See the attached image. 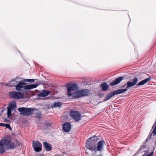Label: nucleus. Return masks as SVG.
<instances>
[{"mask_svg": "<svg viewBox=\"0 0 156 156\" xmlns=\"http://www.w3.org/2000/svg\"><path fill=\"white\" fill-rule=\"evenodd\" d=\"M72 126L69 122H65L63 125L62 129L66 132H69L71 129Z\"/></svg>", "mask_w": 156, "mask_h": 156, "instance_id": "obj_11", "label": "nucleus"}, {"mask_svg": "<svg viewBox=\"0 0 156 156\" xmlns=\"http://www.w3.org/2000/svg\"><path fill=\"white\" fill-rule=\"evenodd\" d=\"M43 124L44 125V127H46V128H48V127H50L51 126V124L50 123H43Z\"/></svg>", "mask_w": 156, "mask_h": 156, "instance_id": "obj_24", "label": "nucleus"}, {"mask_svg": "<svg viewBox=\"0 0 156 156\" xmlns=\"http://www.w3.org/2000/svg\"><path fill=\"white\" fill-rule=\"evenodd\" d=\"M146 146L145 145H143L140 148L141 150H143V149L145 148Z\"/></svg>", "mask_w": 156, "mask_h": 156, "instance_id": "obj_30", "label": "nucleus"}, {"mask_svg": "<svg viewBox=\"0 0 156 156\" xmlns=\"http://www.w3.org/2000/svg\"><path fill=\"white\" fill-rule=\"evenodd\" d=\"M124 78V77H120L118 78V84Z\"/></svg>", "mask_w": 156, "mask_h": 156, "instance_id": "obj_27", "label": "nucleus"}, {"mask_svg": "<svg viewBox=\"0 0 156 156\" xmlns=\"http://www.w3.org/2000/svg\"><path fill=\"white\" fill-rule=\"evenodd\" d=\"M100 86L102 90L104 91H106L107 90L109 87L107 85L106 82H104L100 84Z\"/></svg>", "mask_w": 156, "mask_h": 156, "instance_id": "obj_20", "label": "nucleus"}, {"mask_svg": "<svg viewBox=\"0 0 156 156\" xmlns=\"http://www.w3.org/2000/svg\"><path fill=\"white\" fill-rule=\"evenodd\" d=\"M105 144V142L104 140H102L100 141L97 144L95 152L97 151H102Z\"/></svg>", "mask_w": 156, "mask_h": 156, "instance_id": "obj_10", "label": "nucleus"}, {"mask_svg": "<svg viewBox=\"0 0 156 156\" xmlns=\"http://www.w3.org/2000/svg\"><path fill=\"white\" fill-rule=\"evenodd\" d=\"M5 151L4 146L0 142V154H2Z\"/></svg>", "mask_w": 156, "mask_h": 156, "instance_id": "obj_22", "label": "nucleus"}, {"mask_svg": "<svg viewBox=\"0 0 156 156\" xmlns=\"http://www.w3.org/2000/svg\"><path fill=\"white\" fill-rule=\"evenodd\" d=\"M70 114L72 118L76 122L78 121L81 119V114L78 111L71 110Z\"/></svg>", "mask_w": 156, "mask_h": 156, "instance_id": "obj_5", "label": "nucleus"}, {"mask_svg": "<svg viewBox=\"0 0 156 156\" xmlns=\"http://www.w3.org/2000/svg\"><path fill=\"white\" fill-rule=\"evenodd\" d=\"M128 90L127 88H126L125 89H120L118 90V94H121L124 92Z\"/></svg>", "mask_w": 156, "mask_h": 156, "instance_id": "obj_23", "label": "nucleus"}, {"mask_svg": "<svg viewBox=\"0 0 156 156\" xmlns=\"http://www.w3.org/2000/svg\"><path fill=\"white\" fill-rule=\"evenodd\" d=\"M11 140L10 137H5L0 140V142L6 148L9 149H13L20 145L19 142L16 140L15 143H13Z\"/></svg>", "mask_w": 156, "mask_h": 156, "instance_id": "obj_2", "label": "nucleus"}, {"mask_svg": "<svg viewBox=\"0 0 156 156\" xmlns=\"http://www.w3.org/2000/svg\"><path fill=\"white\" fill-rule=\"evenodd\" d=\"M62 105V103L60 102H54L52 106V107H60Z\"/></svg>", "mask_w": 156, "mask_h": 156, "instance_id": "obj_21", "label": "nucleus"}, {"mask_svg": "<svg viewBox=\"0 0 156 156\" xmlns=\"http://www.w3.org/2000/svg\"><path fill=\"white\" fill-rule=\"evenodd\" d=\"M18 110L21 114L23 115L29 116L33 113L34 109L32 108L22 107L18 108Z\"/></svg>", "mask_w": 156, "mask_h": 156, "instance_id": "obj_4", "label": "nucleus"}, {"mask_svg": "<svg viewBox=\"0 0 156 156\" xmlns=\"http://www.w3.org/2000/svg\"><path fill=\"white\" fill-rule=\"evenodd\" d=\"M24 81L30 82L31 83H34V79H26L24 80Z\"/></svg>", "mask_w": 156, "mask_h": 156, "instance_id": "obj_28", "label": "nucleus"}, {"mask_svg": "<svg viewBox=\"0 0 156 156\" xmlns=\"http://www.w3.org/2000/svg\"><path fill=\"white\" fill-rule=\"evenodd\" d=\"M43 145L44 147L47 151H49L51 150L52 147L51 145L46 142H44Z\"/></svg>", "mask_w": 156, "mask_h": 156, "instance_id": "obj_17", "label": "nucleus"}, {"mask_svg": "<svg viewBox=\"0 0 156 156\" xmlns=\"http://www.w3.org/2000/svg\"><path fill=\"white\" fill-rule=\"evenodd\" d=\"M151 77L149 76V77L139 82L137 85V86H139L142 85L146 83L148 81H150L151 79Z\"/></svg>", "mask_w": 156, "mask_h": 156, "instance_id": "obj_19", "label": "nucleus"}, {"mask_svg": "<svg viewBox=\"0 0 156 156\" xmlns=\"http://www.w3.org/2000/svg\"><path fill=\"white\" fill-rule=\"evenodd\" d=\"M17 78L12 79L10 81V82H12L13 84L9 83L5 84V86L10 87H15L16 90L19 91H22V89L25 90H30L32 89L36 88L37 86V84H33L25 85V83L21 81L17 80Z\"/></svg>", "mask_w": 156, "mask_h": 156, "instance_id": "obj_1", "label": "nucleus"}, {"mask_svg": "<svg viewBox=\"0 0 156 156\" xmlns=\"http://www.w3.org/2000/svg\"><path fill=\"white\" fill-rule=\"evenodd\" d=\"M80 97L88 95L89 91L88 89H82L79 90Z\"/></svg>", "mask_w": 156, "mask_h": 156, "instance_id": "obj_15", "label": "nucleus"}, {"mask_svg": "<svg viewBox=\"0 0 156 156\" xmlns=\"http://www.w3.org/2000/svg\"><path fill=\"white\" fill-rule=\"evenodd\" d=\"M32 145L33 148L35 151L38 152L41 150L42 145L38 141H34Z\"/></svg>", "mask_w": 156, "mask_h": 156, "instance_id": "obj_9", "label": "nucleus"}, {"mask_svg": "<svg viewBox=\"0 0 156 156\" xmlns=\"http://www.w3.org/2000/svg\"><path fill=\"white\" fill-rule=\"evenodd\" d=\"M67 95L69 96H72L73 97L76 98H80L79 90L74 92L73 93H70L69 94H67Z\"/></svg>", "mask_w": 156, "mask_h": 156, "instance_id": "obj_18", "label": "nucleus"}, {"mask_svg": "<svg viewBox=\"0 0 156 156\" xmlns=\"http://www.w3.org/2000/svg\"><path fill=\"white\" fill-rule=\"evenodd\" d=\"M4 123H0V126H4Z\"/></svg>", "mask_w": 156, "mask_h": 156, "instance_id": "obj_32", "label": "nucleus"}, {"mask_svg": "<svg viewBox=\"0 0 156 156\" xmlns=\"http://www.w3.org/2000/svg\"><path fill=\"white\" fill-rule=\"evenodd\" d=\"M41 156H43V155H41Z\"/></svg>", "mask_w": 156, "mask_h": 156, "instance_id": "obj_36", "label": "nucleus"}, {"mask_svg": "<svg viewBox=\"0 0 156 156\" xmlns=\"http://www.w3.org/2000/svg\"><path fill=\"white\" fill-rule=\"evenodd\" d=\"M149 150V149L147 151L146 150L144 151V152H145V153H147L148 152V151Z\"/></svg>", "mask_w": 156, "mask_h": 156, "instance_id": "obj_34", "label": "nucleus"}, {"mask_svg": "<svg viewBox=\"0 0 156 156\" xmlns=\"http://www.w3.org/2000/svg\"><path fill=\"white\" fill-rule=\"evenodd\" d=\"M92 156H102V155L101 154H99V155H95L93 154L92 155Z\"/></svg>", "mask_w": 156, "mask_h": 156, "instance_id": "obj_33", "label": "nucleus"}, {"mask_svg": "<svg viewBox=\"0 0 156 156\" xmlns=\"http://www.w3.org/2000/svg\"><path fill=\"white\" fill-rule=\"evenodd\" d=\"M138 81V79L137 77H135L133 79V82L128 81L127 83V86L126 88L127 89L130 87L135 85Z\"/></svg>", "mask_w": 156, "mask_h": 156, "instance_id": "obj_13", "label": "nucleus"}, {"mask_svg": "<svg viewBox=\"0 0 156 156\" xmlns=\"http://www.w3.org/2000/svg\"><path fill=\"white\" fill-rule=\"evenodd\" d=\"M97 137L95 136L90 137L87 140L86 145V147L91 151H96V141Z\"/></svg>", "mask_w": 156, "mask_h": 156, "instance_id": "obj_3", "label": "nucleus"}, {"mask_svg": "<svg viewBox=\"0 0 156 156\" xmlns=\"http://www.w3.org/2000/svg\"><path fill=\"white\" fill-rule=\"evenodd\" d=\"M67 89V94L71 93V91H75L78 89V87L76 84H68L66 85Z\"/></svg>", "mask_w": 156, "mask_h": 156, "instance_id": "obj_6", "label": "nucleus"}, {"mask_svg": "<svg viewBox=\"0 0 156 156\" xmlns=\"http://www.w3.org/2000/svg\"><path fill=\"white\" fill-rule=\"evenodd\" d=\"M142 156H147L146 154V153H145Z\"/></svg>", "mask_w": 156, "mask_h": 156, "instance_id": "obj_35", "label": "nucleus"}, {"mask_svg": "<svg viewBox=\"0 0 156 156\" xmlns=\"http://www.w3.org/2000/svg\"><path fill=\"white\" fill-rule=\"evenodd\" d=\"M5 126L6 128L9 129L10 130H12V128L10 126V125L9 124H4V126Z\"/></svg>", "mask_w": 156, "mask_h": 156, "instance_id": "obj_25", "label": "nucleus"}, {"mask_svg": "<svg viewBox=\"0 0 156 156\" xmlns=\"http://www.w3.org/2000/svg\"><path fill=\"white\" fill-rule=\"evenodd\" d=\"M50 93V91L49 90H43L40 93L38 94V96L40 97H45Z\"/></svg>", "mask_w": 156, "mask_h": 156, "instance_id": "obj_14", "label": "nucleus"}, {"mask_svg": "<svg viewBox=\"0 0 156 156\" xmlns=\"http://www.w3.org/2000/svg\"><path fill=\"white\" fill-rule=\"evenodd\" d=\"M116 94H117V90L111 92L105 97L104 100L101 102L106 101L110 99L111 98L114 96V95Z\"/></svg>", "mask_w": 156, "mask_h": 156, "instance_id": "obj_12", "label": "nucleus"}, {"mask_svg": "<svg viewBox=\"0 0 156 156\" xmlns=\"http://www.w3.org/2000/svg\"><path fill=\"white\" fill-rule=\"evenodd\" d=\"M117 84V78H116L115 80L114 81L110 83V85L112 86H114Z\"/></svg>", "mask_w": 156, "mask_h": 156, "instance_id": "obj_26", "label": "nucleus"}, {"mask_svg": "<svg viewBox=\"0 0 156 156\" xmlns=\"http://www.w3.org/2000/svg\"><path fill=\"white\" fill-rule=\"evenodd\" d=\"M154 152L152 151L151 152L150 154H148L147 156H153V154Z\"/></svg>", "mask_w": 156, "mask_h": 156, "instance_id": "obj_31", "label": "nucleus"}, {"mask_svg": "<svg viewBox=\"0 0 156 156\" xmlns=\"http://www.w3.org/2000/svg\"><path fill=\"white\" fill-rule=\"evenodd\" d=\"M9 96L10 97L16 99H19L22 97V94L21 92L14 91L10 92Z\"/></svg>", "mask_w": 156, "mask_h": 156, "instance_id": "obj_7", "label": "nucleus"}, {"mask_svg": "<svg viewBox=\"0 0 156 156\" xmlns=\"http://www.w3.org/2000/svg\"><path fill=\"white\" fill-rule=\"evenodd\" d=\"M1 115V114H0V115Z\"/></svg>", "mask_w": 156, "mask_h": 156, "instance_id": "obj_37", "label": "nucleus"}, {"mask_svg": "<svg viewBox=\"0 0 156 156\" xmlns=\"http://www.w3.org/2000/svg\"><path fill=\"white\" fill-rule=\"evenodd\" d=\"M3 119L4 122H9V121L6 118H4Z\"/></svg>", "mask_w": 156, "mask_h": 156, "instance_id": "obj_29", "label": "nucleus"}, {"mask_svg": "<svg viewBox=\"0 0 156 156\" xmlns=\"http://www.w3.org/2000/svg\"><path fill=\"white\" fill-rule=\"evenodd\" d=\"M16 107V104L15 103H11L7 107V117L9 118L11 114L12 111L15 110Z\"/></svg>", "mask_w": 156, "mask_h": 156, "instance_id": "obj_8", "label": "nucleus"}, {"mask_svg": "<svg viewBox=\"0 0 156 156\" xmlns=\"http://www.w3.org/2000/svg\"><path fill=\"white\" fill-rule=\"evenodd\" d=\"M153 134L154 136L156 135V125L155 126V127L151 133H150L149 136L146 140V142H149L151 139V137L152 135Z\"/></svg>", "mask_w": 156, "mask_h": 156, "instance_id": "obj_16", "label": "nucleus"}]
</instances>
